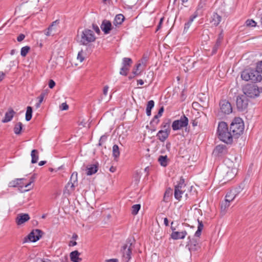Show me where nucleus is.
Here are the masks:
<instances>
[{"mask_svg": "<svg viewBox=\"0 0 262 262\" xmlns=\"http://www.w3.org/2000/svg\"><path fill=\"white\" fill-rule=\"evenodd\" d=\"M217 134L219 138L222 141L227 144L232 143L233 138L234 137L232 132L229 131L228 125L226 122L222 121L219 123Z\"/></svg>", "mask_w": 262, "mask_h": 262, "instance_id": "nucleus-1", "label": "nucleus"}, {"mask_svg": "<svg viewBox=\"0 0 262 262\" xmlns=\"http://www.w3.org/2000/svg\"><path fill=\"white\" fill-rule=\"evenodd\" d=\"M198 229L195 232L194 237L191 238L188 237L189 241L188 242L187 246L190 251H195L200 248V239L199 237L201 234L202 229L203 228V224L202 221L198 220Z\"/></svg>", "mask_w": 262, "mask_h": 262, "instance_id": "nucleus-2", "label": "nucleus"}, {"mask_svg": "<svg viewBox=\"0 0 262 262\" xmlns=\"http://www.w3.org/2000/svg\"><path fill=\"white\" fill-rule=\"evenodd\" d=\"M241 78L244 80L253 82H260L262 80L261 74L257 70L252 69L244 70L241 73Z\"/></svg>", "mask_w": 262, "mask_h": 262, "instance_id": "nucleus-3", "label": "nucleus"}, {"mask_svg": "<svg viewBox=\"0 0 262 262\" xmlns=\"http://www.w3.org/2000/svg\"><path fill=\"white\" fill-rule=\"evenodd\" d=\"M78 41L82 45H87L95 40L96 37L91 30L85 29L77 35Z\"/></svg>", "mask_w": 262, "mask_h": 262, "instance_id": "nucleus-4", "label": "nucleus"}, {"mask_svg": "<svg viewBox=\"0 0 262 262\" xmlns=\"http://www.w3.org/2000/svg\"><path fill=\"white\" fill-rule=\"evenodd\" d=\"M230 130L234 137L241 135L244 130V123L241 118H235L230 125Z\"/></svg>", "mask_w": 262, "mask_h": 262, "instance_id": "nucleus-5", "label": "nucleus"}, {"mask_svg": "<svg viewBox=\"0 0 262 262\" xmlns=\"http://www.w3.org/2000/svg\"><path fill=\"white\" fill-rule=\"evenodd\" d=\"M134 239L128 238L123 247V258L125 262H128L131 258L132 251L134 248Z\"/></svg>", "mask_w": 262, "mask_h": 262, "instance_id": "nucleus-6", "label": "nucleus"}, {"mask_svg": "<svg viewBox=\"0 0 262 262\" xmlns=\"http://www.w3.org/2000/svg\"><path fill=\"white\" fill-rule=\"evenodd\" d=\"M261 92L262 88H259L256 85L248 84L244 89V95L249 97H257Z\"/></svg>", "mask_w": 262, "mask_h": 262, "instance_id": "nucleus-7", "label": "nucleus"}, {"mask_svg": "<svg viewBox=\"0 0 262 262\" xmlns=\"http://www.w3.org/2000/svg\"><path fill=\"white\" fill-rule=\"evenodd\" d=\"M188 119L185 115H182L180 119L173 121L172 123V128L173 130H178L186 127L188 124Z\"/></svg>", "mask_w": 262, "mask_h": 262, "instance_id": "nucleus-8", "label": "nucleus"}, {"mask_svg": "<svg viewBox=\"0 0 262 262\" xmlns=\"http://www.w3.org/2000/svg\"><path fill=\"white\" fill-rule=\"evenodd\" d=\"M186 184H185L184 179L181 178L178 184L175 186L174 189V198L180 201L182 198V195L185 192Z\"/></svg>", "mask_w": 262, "mask_h": 262, "instance_id": "nucleus-9", "label": "nucleus"}, {"mask_svg": "<svg viewBox=\"0 0 262 262\" xmlns=\"http://www.w3.org/2000/svg\"><path fill=\"white\" fill-rule=\"evenodd\" d=\"M74 173H73L71 177V180L66 185L64 190V194L65 195H70L72 194L76 187L78 185V182L76 178L74 179Z\"/></svg>", "mask_w": 262, "mask_h": 262, "instance_id": "nucleus-10", "label": "nucleus"}, {"mask_svg": "<svg viewBox=\"0 0 262 262\" xmlns=\"http://www.w3.org/2000/svg\"><path fill=\"white\" fill-rule=\"evenodd\" d=\"M248 105V99L246 95L239 96L236 98L237 108L239 111L246 110Z\"/></svg>", "mask_w": 262, "mask_h": 262, "instance_id": "nucleus-11", "label": "nucleus"}, {"mask_svg": "<svg viewBox=\"0 0 262 262\" xmlns=\"http://www.w3.org/2000/svg\"><path fill=\"white\" fill-rule=\"evenodd\" d=\"M25 179H15L14 180H13L9 182V186L11 187H15L17 186L23 187L24 186L25 188H28L34 182V179L32 178L29 183L27 184H25L23 183V181Z\"/></svg>", "mask_w": 262, "mask_h": 262, "instance_id": "nucleus-12", "label": "nucleus"}, {"mask_svg": "<svg viewBox=\"0 0 262 262\" xmlns=\"http://www.w3.org/2000/svg\"><path fill=\"white\" fill-rule=\"evenodd\" d=\"M59 20H56L53 21L47 30L45 31V34L47 36L54 35L59 30Z\"/></svg>", "mask_w": 262, "mask_h": 262, "instance_id": "nucleus-13", "label": "nucleus"}, {"mask_svg": "<svg viewBox=\"0 0 262 262\" xmlns=\"http://www.w3.org/2000/svg\"><path fill=\"white\" fill-rule=\"evenodd\" d=\"M220 109L222 113L225 114H229L232 111L231 104L226 100H223L220 103Z\"/></svg>", "mask_w": 262, "mask_h": 262, "instance_id": "nucleus-14", "label": "nucleus"}, {"mask_svg": "<svg viewBox=\"0 0 262 262\" xmlns=\"http://www.w3.org/2000/svg\"><path fill=\"white\" fill-rule=\"evenodd\" d=\"M41 231L39 229L33 230L28 235V238L30 242H35L41 237Z\"/></svg>", "mask_w": 262, "mask_h": 262, "instance_id": "nucleus-15", "label": "nucleus"}, {"mask_svg": "<svg viewBox=\"0 0 262 262\" xmlns=\"http://www.w3.org/2000/svg\"><path fill=\"white\" fill-rule=\"evenodd\" d=\"M147 60V59L146 57H143L141 61V62H139L137 64L135 68L133 71V73L135 76H138L141 74L142 70L140 69V67L142 66L143 69L146 66Z\"/></svg>", "mask_w": 262, "mask_h": 262, "instance_id": "nucleus-16", "label": "nucleus"}, {"mask_svg": "<svg viewBox=\"0 0 262 262\" xmlns=\"http://www.w3.org/2000/svg\"><path fill=\"white\" fill-rule=\"evenodd\" d=\"M187 235V232L185 230L181 231H177L176 232H172L170 237L174 240L184 239Z\"/></svg>", "mask_w": 262, "mask_h": 262, "instance_id": "nucleus-17", "label": "nucleus"}, {"mask_svg": "<svg viewBox=\"0 0 262 262\" xmlns=\"http://www.w3.org/2000/svg\"><path fill=\"white\" fill-rule=\"evenodd\" d=\"M30 217L27 213H19L16 219V223L18 225H20L28 221Z\"/></svg>", "mask_w": 262, "mask_h": 262, "instance_id": "nucleus-18", "label": "nucleus"}, {"mask_svg": "<svg viewBox=\"0 0 262 262\" xmlns=\"http://www.w3.org/2000/svg\"><path fill=\"white\" fill-rule=\"evenodd\" d=\"M112 26V24L110 21L104 20L100 26V28L104 34H108L111 30Z\"/></svg>", "mask_w": 262, "mask_h": 262, "instance_id": "nucleus-19", "label": "nucleus"}, {"mask_svg": "<svg viewBox=\"0 0 262 262\" xmlns=\"http://www.w3.org/2000/svg\"><path fill=\"white\" fill-rule=\"evenodd\" d=\"M170 133V131L162 129L158 132L157 137L160 141L164 142L168 137Z\"/></svg>", "mask_w": 262, "mask_h": 262, "instance_id": "nucleus-20", "label": "nucleus"}, {"mask_svg": "<svg viewBox=\"0 0 262 262\" xmlns=\"http://www.w3.org/2000/svg\"><path fill=\"white\" fill-rule=\"evenodd\" d=\"M15 114V112L13 109L9 108L8 111L5 113V117L2 120V122L3 123H6L10 121L12 119Z\"/></svg>", "mask_w": 262, "mask_h": 262, "instance_id": "nucleus-21", "label": "nucleus"}, {"mask_svg": "<svg viewBox=\"0 0 262 262\" xmlns=\"http://www.w3.org/2000/svg\"><path fill=\"white\" fill-rule=\"evenodd\" d=\"M204 6L205 3L201 1L196 8L195 12L191 16V21H193L194 19L202 13V10Z\"/></svg>", "mask_w": 262, "mask_h": 262, "instance_id": "nucleus-22", "label": "nucleus"}, {"mask_svg": "<svg viewBox=\"0 0 262 262\" xmlns=\"http://www.w3.org/2000/svg\"><path fill=\"white\" fill-rule=\"evenodd\" d=\"M80 253L77 250L71 252L70 257L72 262H80L82 259L79 257Z\"/></svg>", "mask_w": 262, "mask_h": 262, "instance_id": "nucleus-23", "label": "nucleus"}, {"mask_svg": "<svg viewBox=\"0 0 262 262\" xmlns=\"http://www.w3.org/2000/svg\"><path fill=\"white\" fill-rule=\"evenodd\" d=\"M237 195V192L235 190H230L228 192L225 196V200L228 202H232Z\"/></svg>", "mask_w": 262, "mask_h": 262, "instance_id": "nucleus-24", "label": "nucleus"}, {"mask_svg": "<svg viewBox=\"0 0 262 262\" xmlns=\"http://www.w3.org/2000/svg\"><path fill=\"white\" fill-rule=\"evenodd\" d=\"M86 174L88 176L92 175L96 173L98 170V166L97 164H92L88 166L86 168Z\"/></svg>", "mask_w": 262, "mask_h": 262, "instance_id": "nucleus-25", "label": "nucleus"}, {"mask_svg": "<svg viewBox=\"0 0 262 262\" xmlns=\"http://www.w3.org/2000/svg\"><path fill=\"white\" fill-rule=\"evenodd\" d=\"M221 20V16H220L217 13H214L211 17V20L210 21L213 25L214 26H217L220 23Z\"/></svg>", "mask_w": 262, "mask_h": 262, "instance_id": "nucleus-26", "label": "nucleus"}, {"mask_svg": "<svg viewBox=\"0 0 262 262\" xmlns=\"http://www.w3.org/2000/svg\"><path fill=\"white\" fill-rule=\"evenodd\" d=\"M214 152L217 154H224L227 152V148L225 145H218L214 149Z\"/></svg>", "mask_w": 262, "mask_h": 262, "instance_id": "nucleus-27", "label": "nucleus"}, {"mask_svg": "<svg viewBox=\"0 0 262 262\" xmlns=\"http://www.w3.org/2000/svg\"><path fill=\"white\" fill-rule=\"evenodd\" d=\"M230 205V203L227 202L226 200L222 202L221 205V212L223 215L225 214V213L227 212V209L229 208Z\"/></svg>", "mask_w": 262, "mask_h": 262, "instance_id": "nucleus-28", "label": "nucleus"}, {"mask_svg": "<svg viewBox=\"0 0 262 262\" xmlns=\"http://www.w3.org/2000/svg\"><path fill=\"white\" fill-rule=\"evenodd\" d=\"M235 172H236L235 169H229V170L227 171L226 175L225 176V178H224L225 180L228 181L232 179L235 175Z\"/></svg>", "mask_w": 262, "mask_h": 262, "instance_id": "nucleus-29", "label": "nucleus"}, {"mask_svg": "<svg viewBox=\"0 0 262 262\" xmlns=\"http://www.w3.org/2000/svg\"><path fill=\"white\" fill-rule=\"evenodd\" d=\"M124 20V16L122 14H117L114 19V24L115 26H117L118 25H121L123 23Z\"/></svg>", "mask_w": 262, "mask_h": 262, "instance_id": "nucleus-30", "label": "nucleus"}, {"mask_svg": "<svg viewBox=\"0 0 262 262\" xmlns=\"http://www.w3.org/2000/svg\"><path fill=\"white\" fill-rule=\"evenodd\" d=\"M31 163H36L38 161V152L36 149H33L32 150L31 153Z\"/></svg>", "mask_w": 262, "mask_h": 262, "instance_id": "nucleus-31", "label": "nucleus"}, {"mask_svg": "<svg viewBox=\"0 0 262 262\" xmlns=\"http://www.w3.org/2000/svg\"><path fill=\"white\" fill-rule=\"evenodd\" d=\"M168 158L167 156H160L158 158V161L161 166L166 167L168 164Z\"/></svg>", "mask_w": 262, "mask_h": 262, "instance_id": "nucleus-32", "label": "nucleus"}, {"mask_svg": "<svg viewBox=\"0 0 262 262\" xmlns=\"http://www.w3.org/2000/svg\"><path fill=\"white\" fill-rule=\"evenodd\" d=\"M154 105L155 102L153 100H150L148 102L146 108V113L148 116H150L151 115V111L154 107Z\"/></svg>", "mask_w": 262, "mask_h": 262, "instance_id": "nucleus-33", "label": "nucleus"}, {"mask_svg": "<svg viewBox=\"0 0 262 262\" xmlns=\"http://www.w3.org/2000/svg\"><path fill=\"white\" fill-rule=\"evenodd\" d=\"M132 62L133 61L131 58H123L122 62V67L129 69Z\"/></svg>", "mask_w": 262, "mask_h": 262, "instance_id": "nucleus-34", "label": "nucleus"}, {"mask_svg": "<svg viewBox=\"0 0 262 262\" xmlns=\"http://www.w3.org/2000/svg\"><path fill=\"white\" fill-rule=\"evenodd\" d=\"M23 128V124L21 122H17L15 124L14 127V133L16 135H19Z\"/></svg>", "mask_w": 262, "mask_h": 262, "instance_id": "nucleus-35", "label": "nucleus"}, {"mask_svg": "<svg viewBox=\"0 0 262 262\" xmlns=\"http://www.w3.org/2000/svg\"><path fill=\"white\" fill-rule=\"evenodd\" d=\"M32 108L31 106H28L27 108V111L26 113V120L29 121L32 118Z\"/></svg>", "mask_w": 262, "mask_h": 262, "instance_id": "nucleus-36", "label": "nucleus"}, {"mask_svg": "<svg viewBox=\"0 0 262 262\" xmlns=\"http://www.w3.org/2000/svg\"><path fill=\"white\" fill-rule=\"evenodd\" d=\"M113 155L115 158H117L120 156V151L117 145H114L113 146Z\"/></svg>", "mask_w": 262, "mask_h": 262, "instance_id": "nucleus-37", "label": "nucleus"}, {"mask_svg": "<svg viewBox=\"0 0 262 262\" xmlns=\"http://www.w3.org/2000/svg\"><path fill=\"white\" fill-rule=\"evenodd\" d=\"M140 207L141 206L140 204L134 205L132 207V213L133 215H136L138 213Z\"/></svg>", "mask_w": 262, "mask_h": 262, "instance_id": "nucleus-38", "label": "nucleus"}, {"mask_svg": "<svg viewBox=\"0 0 262 262\" xmlns=\"http://www.w3.org/2000/svg\"><path fill=\"white\" fill-rule=\"evenodd\" d=\"M170 120H168L167 122H163L161 125V127L163 129V130L170 132Z\"/></svg>", "mask_w": 262, "mask_h": 262, "instance_id": "nucleus-39", "label": "nucleus"}, {"mask_svg": "<svg viewBox=\"0 0 262 262\" xmlns=\"http://www.w3.org/2000/svg\"><path fill=\"white\" fill-rule=\"evenodd\" d=\"M30 50V48L29 46H25L23 47L21 49L20 54L23 57H25L29 50Z\"/></svg>", "mask_w": 262, "mask_h": 262, "instance_id": "nucleus-40", "label": "nucleus"}, {"mask_svg": "<svg viewBox=\"0 0 262 262\" xmlns=\"http://www.w3.org/2000/svg\"><path fill=\"white\" fill-rule=\"evenodd\" d=\"M246 25L247 27H255L256 23L253 19H248L246 21Z\"/></svg>", "mask_w": 262, "mask_h": 262, "instance_id": "nucleus-41", "label": "nucleus"}, {"mask_svg": "<svg viewBox=\"0 0 262 262\" xmlns=\"http://www.w3.org/2000/svg\"><path fill=\"white\" fill-rule=\"evenodd\" d=\"M77 58L78 60H79L80 62H82L84 60V53L82 50L78 52Z\"/></svg>", "mask_w": 262, "mask_h": 262, "instance_id": "nucleus-42", "label": "nucleus"}, {"mask_svg": "<svg viewBox=\"0 0 262 262\" xmlns=\"http://www.w3.org/2000/svg\"><path fill=\"white\" fill-rule=\"evenodd\" d=\"M129 70V68L122 67L120 71V74L121 75L126 76Z\"/></svg>", "mask_w": 262, "mask_h": 262, "instance_id": "nucleus-43", "label": "nucleus"}, {"mask_svg": "<svg viewBox=\"0 0 262 262\" xmlns=\"http://www.w3.org/2000/svg\"><path fill=\"white\" fill-rule=\"evenodd\" d=\"M60 110L61 111H66L68 110L69 106L66 103H62L59 106Z\"/></svg>", "mask_w": 262, "mask_h": 262, "instance_id": "nucleus-44", "label": "nucleus"}, {"mask_svg": "<svg viewBox=\"0 0 262 262\" xmlns=\"http://www.w3.org/2000/svg\"><path fill=\"white\" fill-rule=\"evenodd\" d=\"M159 122V120L157 119V117H154L152 120L150 121V124L157 125Z\"/></svg>", "mask_w": 262, "mask_h": 262, "instance_id": "nucleus-45", "label": "nucleus"}, {"mask_svg": "<svg viewBox=\"0 0 262 262\" xmlns=\"http://www.w3.org/2000/svg\"><path fill=\"white\" fill-rule=\"evenodd\" d=\"M256 70H257L259 73H262V61L257 64L256 67Z\"/></svg>", "mask_w": 262, "mask_h": 262, "instance_id": "nucleus-46", "label": "nucleus"}, {"mask_svg": "<svg viewBox=\"0 0 262 262\" xmlns=\"http://www.w3.org/2000/svg\"><path fill=\"white\" fill-rule=\"evenodd\" d=\"M55 81L52 79H50L49 81V87L50 89H53L55 86Z\"/></svg>", "mask_w": 262, "mask_h": 262, "instance_id": "nucleus-47", "label": "nucleus"}, {"mask_svg": "<svg viewBox=\"0 0 262 262\" xmlns=\"http://www.w3.org/2000/svg\"><path fill=\"white\" fill-rule=\"evenodd\" d=\"M192 21H191V17H190L189 21L187 23H186L185 25L184 30L188 29V28H189V27H190L191 24L192 23Z\"/></svg>", "mask_w": 262, "mask_h": 262, "instance_id": "nucleus-48", "label": "nucleus"}, {"mask_svg": "<svg viewBox=\"0 0 262 262\" xmlns=\"http://www.w3.org/2000/svg\"><path fill=\"white\" fill-rule=\"evenodd\" d=\"M46 95V93H42L40 96L38 97V102H39V103H42V102L43 101V100L44 99V97H45V96Z\"/></svg>", "mask_w": 262, "mask_h": 262, "instance_id": "nucleus-49", "label": "nucleus"}, {"mask_svg": "<svg viewBox=\"0 0 262 262\" xmlns=\"http://www.w3.org/2000/svg\"><path fill=\"white\" fill-rule=\"evenodd\" d=\"M222 39H223V36H221V35H220L215 43V45H216L217 46H220L221 45Z\"/></svg>", "mask_w": 262, "mask_h": 262, "instance_id": "nucleus-50", "label": "nucleus"}, {"mask_svg": "<svg viewBox=\"0 0 262 262\" xmlns=\"http://www.w3.org/2000/svg\"><path fill=\"white\" fill-rule=\"evenodd\" d=\"M25 37V36L24 34H20L17 37V40L18 41L20 42V41H21L22 40H23L24 39Z\"/></svg>", "mask_w": 262, "mask_h": 262, "instance_id": "nucleus-51", "label": "nucleus"}, {"mask_svg": "<svg viewBox=\"0 0 262 262\" xmlns=\"http://www.w3.org/2000/svg\"><path fill=\"white\" fill-rule=\"evenodd\" d=\"M163 20H164V18H161L160 19L159 24L157 26L156 31H158L161 28Z\"/></svg>", "mask_w": 262, "mask_h": 262, "instance_id": "nucleus-52", "label": "nucleus"}, {"mask_svg": "<svg viewBox=\"0 0 262 262\" xmlns=\"http://www.w3.org/2000/svg\"><path fill=\"white\" fill-rule=\"evenodd\" d=\"M93 28L97 33L99 34L100 33V31L98 26L93 24Z\"/></svg>", "mask_w": 262, "mask_h": 262, "instance_id": "nucleus-53", "label": "nucleus"}, {"mask_svg": "<svg viewBox=\"0 0 262 262\" xmlns=\"http://www.w3.org/2000/svg\"><path fill=\"white\" fill-rule=\"evenodd\" d=\"M108 86L107 85H106L104 87L103 90V95L105 96H106L107 94L108 90Z\"/></svg>", "mask_w": 262, "mask_h": 262, "instance_id": "nucleus-54", "label": "nucleus"}, {"mask_svg": "<svg viewBox=\"0 0 262 262\" xmlns=\"http://www.w3.org/2000/svg\"><path fill=\"white\" fill-rule=\"evenodd\" d=\"M219 47L220 46H217L216 45H214V46L213 48L212 51L213 54L216 53V51H217V49H218Z\"/></svg>", "mask_w": 262, "mask_h": 262, "instance_id": "nucleus-55", "label": "nucleus"}, {"mask_svg": "<svg viewBox=\"0 0 262 262\" xmlns=\"http://www.w3.org/2000/svg\"><path fill=\"white\" fill-rule=\"evenodd\" d=\"M164 224L166 226H168L169 225V222L167 217H165L164 219Z\"/></svg>", "mask_w": 262, "mask_h": 262, "instance_id": "nucleus-56", "label": "nucleus"}, {"mask_svg": "<svg viewBox=\"0 0 262 262\" xmlns=\"http://www.w3.org/2000/svg\"><path fill=\"white\" fill-rule=\"evenodd\" d=\"M5 75L3 72H0V82L4 78Z\"/></svg>", "mask_w": 262, "mask_h": 262, "instance_id": "nucleus-57", "label": "nucleus"}, {"mask_svg": "<svg viewBox=\"0 0 262 262\" xmlns=\"http://www.w3.org/2000/svg\"><path fill=\"white\" fill-rule=\"evenodd\" d=\"M105 262H118L117 259H110L106 260Z\"/></svg>", "mask_w": 262, "mask_h": 262, "instance_id": "nucleus-58", "label": "nucleus"}, {"mask_svg": "<svg viewBox=\"0 0 262 262\" xmlns=\"http://www.w3.org/2000/svg\"><path fill=\"white\" fill-rule=\"evenodd\" d=\"M173 224V222H171V229L172 230V232H176L177 231H176V229L174 227H173V226H172Z\"/></svg>", "mask_w": 262, "mask_h": 262, "instance_id": "nucleus-59", "label": "nucleus"}, {"mask_svg": "<svg viewBox=\"0 0 262 262\" xmlns=\"http://www.w3.org/2000/svg\"><path fill=\"white\" fill-rule=\"evenodd\" d=\"M76 245H77V242L75 241H74V242L71 241L70 243L69 244V245L70 246H76Z\"/></svg>", "mask_w": 262, "mask_h": 262, "instance_id": "nucleus-60", "label": "nucleus"}, {"mask_svg": "<svg viewBox=\"0 0 262 262\" xmlns=\"http://www.w3.org/2000/svg\"><path fill=\"white\" fill-rule=\"evenodd\" d=\"M163 112H164V108H163V107H162L159 109L158 113H159V115H162Z\"/></svg>", "mask_w": 262, "mask_h": 262, "instance_id": "nucleus-61", "label": "nucleus"}, {"mask_svg": "<svg viewBox=\"0 0 262 262\" xmlns=\"http://www.w3.org/2000/svg\"><path fill=\"white\" fill-rule=\"evenodd\" d=\"M138 84L143 85L144 84V81L142 79H139L137 80Z\"/></svg>", "mask_w": 262, "mask_h": 262, "instance_id": "nucleus-62", "label": "nucleus"}, {"mask_svg": "<svg viewBox=\"0 0 262 262\" xmlns=\"http://www.w3.org/2000/svg\"><path fill=\"white\" fill-rule=\"evenodd\" d=\"M46 163V161H40V162H39L38 165H39V166H42V165H43L44 164H45Z\"/></svg>", "mask_w": 262, "mask_h": 262, "instance_id": "nucleus-63", "label": "nucleus"}, {"mask_svg": "<svg viewBox=\"0 0 262 262\" xmlns=\"http://www.w3.org/2000/svg\"><path fill=\"white\" fill-rule=\"evenodd\" d=\"M77 238H78V235L74 233L73 234V235H72L73 239H76Z\"/></svg>", "mask_w": 262, "mask_h": 262, "instance_id": "nucleus-64", "label": "nucleus"}]
</instances>
